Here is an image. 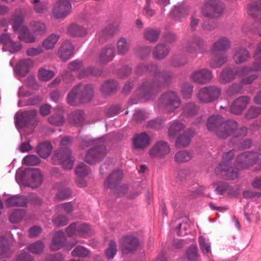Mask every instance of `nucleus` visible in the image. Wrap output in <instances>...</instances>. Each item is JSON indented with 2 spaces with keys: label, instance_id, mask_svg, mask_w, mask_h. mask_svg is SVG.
<instances>
[{
  "label": "nucleus",
  "instance_id": "9",
  "mask_svg": "<svg viewBox=\"0 0 261 261\" xmlns=\"http://www.w3.org/2000/svg\"><path fill=\"white\" fill-rule=\"evenodd\" d=\"M53 160L54 164H61L65 169L70 170L73 167L74 158L71 155L68 148L62 147L56 152Z\"/></svg>",
  "mask_w": 261,
  "mask_h": 261
},
{
  "label": "nucleus",
  "instance_id": "13",
  "mask_svg": "<svg viewBox=\"0 0 261 261\" xmlns=\"http://www.w3.org/2000/svg\"><path fill=\"white\" fill-rule=\"evenodd\" d=\"M186 51L190 54L202 53L204 51V42L202 38L193 36L185 43Z\"/></svg>",
  "mask_w": 261,
  "mask_h": 261
},
{
  "label": "nucleus",
  "instance_id": "19",
  "mask_svg": "<svg viewBox=\"0 0 261 261\" xmlns=\"http://www.w3.org/2000/svg\"><path fill=\"white\" fill-rule=\"evenodd\" d=\"M115 57V48L112 45H108L101 49L99 55L98 61L101 64L111 62Z\"/></svg>",
  "mask_w": 261,
  "mask_h": 261
},
{
  "label": "nucleus",
  "instance_id": "44",
  "mask_svg": "<svg viewBox=\"0 0 261 261\" xmlns=\"http://www.w3.org/2000/svg\"><path fill=\"white\" fill-rule=\"evenodd\" d=\"M84 120V112L81 110H76L69 115V121L72 124H81Z\"/></svg>",
  "mask_w": 261,
  "mask_h": 261
},
{
  "label": "nucleus",
  "instance_id": "59",
  "mask_svg": "<svg viewBox=\"0 0 261 261\" xmlns=\"http://www.w3.org/2000/svg\"><path fill=\"white\" fill-rule=\"evenodd\" d=\"M25 214L24 211L22 209L15 210L9 217L10 221L13 223L20 222Z\"/></svg>",
  "mask_w": 261,
  "mask_h": 261
},
{
  "label": "nucleus",
  "instance_id": "5",
  "mask_svg": "<svg viewBox=\"0 0 261 261\" xmlns=\"http://www.w3.org/2000/svg\"><path fill=\"white\" fill-rule=\"evenodd\" d=\"M237 164L239 168L245 169L254 165V171L261 170V159L259 158L257 153L245 151L238 155Z\"/></svg>",
  "mask_w": 261,
  "mask_h": 261
},
{
  "label": "nucleus",
  "instance_id": "36",
  "mask_svg": "<svg viewBox=\"0 0 261 261\" xmlns=\"http://www.w3.org/2000/svg\"><path fill=\"white\" fill-rule=\"evenodd\" d=\"M118 87L116 81L110 80L105 82L101 86L100 91L103 96L109 95L114 93Z\"/></svg>",
  "mask_w": 261,
  "mask_h": 261
},
{
  "label": "nucleus",
  "instance_id": "22",
  "mask_svg": "<svg viewBox=\"0 0 261 261\" xmlns=\"http://www.w3.org/2000/svg\"><path fill=\"white\" fill-rule=\"evenodd\" d=\"M29 186L32 188L39 187L42 182V176L40 170L38 168H30L28 170Z\"/></svg>",
  "mask_w": 261,
  "mask_h": 261
},
{
  "label": "nucleus",
  "instance_id": "42",
  "mask_svg": "<svg viewBox=\"0 0 261 261\" xmlns=\"http://www.w3.org/2000/svg\"><path fill=\"white\" fill-rule=\"evenodd\" d=\"M130 49V43L124 37L120 38L117 42V50L118 55H124L126 54Z\"/></svg>",
  "mask_w": 261,
  "mask_h": 261
},
{
  "label": "nucleus",
  "instance_id": "6",
  "mask_svg": "<svg viewBox=\"0 0 261 261\" xmlns=\"http://www.w3.org/2000/svg\"><path fill=\"white\" fill-rule=\"evenodd\" d=\"M255 71L253 67L244 66L239 68L228 67L224 68L219 76V81L221 84H226L237 78L238 76H244L250 72Z\"/></svg>",
  "mask_w": 261,
  "mask_h": 261
},
{
  "label": "nucleus",
  "instance_id": "16",
  "mask_svg": "<svg viewBox=\"0 0 261 261\" xmlns=\"http://www.w3.org/2000/svg\"><path fill=\"white\" fill-rule=\"evenodd\" d=\"M37 113V111L35 110L24 111L17 118L16 122L21 127H25L29 125L33 126L36 123L35 118Z\"/></svg>",
  "mask_w": 261,
  "mask_h": 261
},
{
  "label": "nucleus",
  "instance_id": "45",
  "mask_svg": "<svg viewBox=\"0 0 261 261\" xmlns=\"http://www.w3.org/2000/svg\"><path fill=\"white\" fill-rule=\"evenodd\" d=\"M48 122L55 125H61L64 122V113L62 110H59L48 118Z\"/></svg>",
  "mask_w": 261,
  "mask_h": 261
},
{
  "label": "nucleus",
  "instance_id": "18",
  "mask_svg": "<svg viewBox=\"0 0 261 261\" xmlns=\"http://www.w3.org/2000/svg\"><path fill=\"white\" fill-rule=\"evenodd\" d=\"M123 177L122 172L120 170H114L104 182L105 187L110 189H114L119 185Z\"/></svg>",
  "mask_w": 261,
  "mask_h": 261
},
{
  "label": "nucleus",
  "instance_id": "3",
  "mask_svg": "<svg viewBox=\"0 0 261 261\" xmlns=\"http://www.w3.org/2000/svg\"><path fill=\"white\" fill-rule=\"evenodd\" d=\"M180 105V100L177 93L173 91L163 93L160 97L158 106L165 113L173 112Z\"/></svg>",
  "mask_w": 261,
  "mask_h": 261
},
{
  "label": "nucleus",
  "instance_id": "27",
  "mask_svg": "<svg viewBox=\"0 0 261 261\" xmlns=\"http://www.w3.org/2000/svg\"><path fill=\"white\" fill-rule=\"evenodd\" d=\"M33 66V62L30 59L19 60L16 65L15 71L21 76H25Z\"/></svg>",
  "mask_w": 261,
  "mask_h": 261
},
{
  "label": "nucleus",
  "instance_id": "64",
  "mask_svg": "<svg viewBox=\"0 0 261 261\" xmlns=\"http://www.w3.org/2000/svg\"><path fill=\"white\" fill-rule=\"evenodd\" d=\"M164 124V122L163 119L156 118L148 121L147 127L155 129H159L163 127Z\"/></svg>",
  "mask_w": 261,
  "mask_h": 261
},
{
  "label": "nucleus",
  "instance_id": "21",
  "mask_svg": "<svg viewBox=\"0 0 261 261\" xmlns=\"http://www.w3.org/2000/svg\"><path fill=\"white\" fill-rule=\"evenodd\" d=\"M250 99L247 96H240L237 98L231 104L230 111L231 113L239 115L246 108L249 103Z\"/></svg>",
  "mask_w": 261,
  "mask_h": 261
},
{
  "label": "nucleus",
  "instance_id": "52",
  "mask_svg": "<svg viewBox=\"0 0 261 261\" xmlns=\"http://www.w3.org/2000/svg\"><path fill=\"white\" fill-rule=\"evenodd\" d=\"M38 73L39 79L43 82L49 81L55 75V73L54 71L47 70L44 68L39 69Z\"/></svg>",
  "mask_w": 261,
  "mask_h": 261
},
{
  "label": "nucleus",
  "instance_id": "54",
  "mask_svg": "<svg viewBox=\"0 0 261 261\" xmlns=\"http://www.w3.org/2000/svg\"><path fill=\"white\" fill-rule=\"evenodd\" d=\"M198 112V108L194 102H189L183 108V113L187 117H192Z\"/></svg>",
  "mask_w": 261,
  "mask_h": 261
},
{
  "label": "nucleus",
  "instance_id": "2",
  "mask_svg": "<svg viewBox=\"0 0 261 261\" xmlns=\"http://www.w3.org/2000/svg\"><path fill=\"white\" fill-rule=\"evenodd\" d=\"M94 88L92 85L80 84L75 86L69 92L67 102L75 106L79 103H86L91 101L94 96Z\"/></svg>",
  "mask_w": 261,
  "mask_h": 261
},
{
  "label": "nucleus",
  "instance_id": "20",
  "mask_svg": "<svg viewBox=\"0 0 261 261\" xmlns=\"http://www.w3.org/2000/svg\"><path fill=\"white\" fill-rule=\"evenodd\" d=\"M120 244L122 247L123 252L128 253L136 250L139 245V241L136 238L128 236L122 238Z\"/></svg>",
  "mask_w": 261,
  "mask_h": 261
},
{
  "label": "nucleus",
  "instance_id": "49",
  "mask_svg": "<svg viewBox=\"0 0 261 261\" xmlns=\"http://www.w3.org/2000/svg\"><path fill=\"white\" fill-rule=\"evenodd\" d=\"M187 10L182 5L176 6L171 12V17L175 20H178L181 17L187 15Z\"/></svg>",
  "mask_w": 261,
  "mask_h": 261
},
{
  "label": "nucleus",
  "instance_id": "28",
  "mask_svg": "<svg viewBox=\"0 0 261 261\" xmlns=\"http://www.w3.org/2000/svg\"><path fill=\"white\" fill-rule=\"evenodd\" d=\"M28 203V200L25 196L19 195L12 196L6 200V205L8 207H25Z\"/></svg>",
  "mask_w": 261,
  "mask_h": 261
},
{
  "label": "nucleus",
  "instance_id": "26",
  "mask_svg": "<svg viewBox=\"0 0 261 261\" xmlns=\"http://www.w3.org/2000/svg\"><path fill=\"white\" fill-rule=\"evenodd\" d=\"M233 60L237 64L246 62L249 58L248 50L243 47H237L233 49Z\"/></svg>",
  "mask_w": 261,
  "mask_h": 261
},
{
  "label": "nucleus",
  "instance_id": "56",
  "mask_svg": "<svg viewBox=\"0 0 261 261\" xmlns=\"http://www.w3.org/2000/svg\"><path fill=\"white\" fill-rule=\"evenodd\" d=\"M90 172V167L83 163H80L75 169V174L79 177H84Z\"/></svg>",
  "mask_w": 261,
  "mask_h": 261
},
{
  "label": "nucleus",
  "instance_id": "51",
  "mask_svg": "<svg viewBox=\"0 0 261 261\" xmlns=\"http://www.w3.org/2000/svg\"><path fill=\"white\" fill-rule=\"evenodd\" d=\"M186 254L188 261H198L199 255L196 245H192L189 246L186 250Z\"/></svg>",
  "mask_w": 261,
  "mask_h": 261
},
{
  "label": "nucleus",
  "instance_id": "41",
  "mask_svg": "<svg viewBox=\"0 0 261 261\" xmlns=\"http://www.w3.org/2000/svg\"><path fill=\"white\" fill-rule=\"evenodd\" d=\"M30 3L33 7L35 12L39 14H44L46 13L48 9V4L45 1L40 0H30Z\"/></svg>",
  "mask_w": 261,
  "mask_h": 261
},
{
  "label": "nucleus",
  "instance_id": "48",
  "mask_svg": "<svg viewBox=\"0 0 261 261\" xmlns=\"http://www.w3.org/2000/svg\"><path fill=\"white\" fill-rule=\"evenodd\" d=\"M169 51L168 46L163 44H158L153 53V56L158 59H163L167 56Z\"/></svg>",
  "mask_w": 261,
  "mask_h": 261
},
{
  "label": "nucleus",
  "instance_id": "23",
  "mask_svg": "<svg viewBox=\"0 0 261 261\" xmlns=\"http://www.w3.org/2000/svg\"><path fill=\"white\" fill-rule=\"evenodd\" d=\"M150 138L145 132L135 135L133 139V145L136 149H143L150 144Z\"/></svg>",
  "mask_w": 261,
  "mask_h": 261
},
{
  "label": "nucleus",
  "instance_id": "30",
  "mask_svg": "<svg viewBox=\"0 0 261 261\" xmlns=\"http://www.w3.org/2000/svg\"><path fill=\"white\" fill-rule=\"evenodd\" d=\"M194 135V132L190 129H186L182 134L179 135L176 140V146L177 147H184L189 145L191 139Z\"/></svg>",
  "mask_w": 261,
  "mask_h": 261
},
{
  "label": "nucleus",
  "instance_id": "8",
  "mask_svg": "<svg viewBox=\"0 0 261 261\" xmlns=\"http://www.w3.org/2000/svg\"><path fill=\"white\" fill-rule=\"evenodd\" d=\"M225 9V5L219 0H210L201 9L202 14L205 17L215 18L221 16Z\"/></svg>",
  "mask_w": 261,
  "mask_h": 261
},
{
  "label": "nucleus",
  "instance_id": "63",
  "mask_svg": "<svg viewBox=\"0 0 261 261\" xmlns=\"http://www.w3.org/2000/svg\"><path fill=\"white\" fill-rule=\"evenodd\" d=\"M40 162V159L34 154L27 155L22 160L23 164L27 166H35L38 165Z\"/></svg>",
  "mask_w": 261,
  "mask_h": 261
},
{
  "label": "nucleus",
  "instance_id": "12",
  "mask_svg": "<svg viewBox=\"0 0 261 261\" xmlns=\"http://www.w3.org/2000/svg\"><path fill=\"white\" fill-rule=\"evenodd\" d=\"M238 128V124L233 120H223L220 127L217 131L216 136L220 139H225L233 135Z\"/></svg>",
  "mask_w": 261,
  "mask_h": 261
},
{
  "label": "nucleus",
  "instance_id": "62",
  "mask_svg": "<svg viewBox=\"0 0 261 261\" xmlns=\"http://www.w3.org/2000/svg\"><path fill=\"white\" fill-rule=\"evenodd\" d=\"M44 248V244L40 241H37L28 246V250L33 254H39L42 252Z\"/></svg>",
  "mask_w": 261,
  "mask_h": 261
},
{
  "label": "nucleus",
  "instance_id": "17",
  "mask_svg": "<svg viewBox=\"0 0 261 261\" xmlns=\"http://www.w3.org/2000/svg\"><path fill=\"white\" fill-rule=\"evenodd\" d=\"M74 46L68 40L65 41L59 48L58 56L63 62L69 60L73 55Z\"/></svg>",
  "mask_w": 261,
  "mask_h": 261
},
{
  "label": "nucleus",
  "instance_id": "40",
  "mask_svg": "<svg viewBox=\"0 0 261 261\" xmlns=\"http://www.w3.org/2000/svg\"><path fill=\"white\" fill-rule=\"evenodd\" d=\"M59 38V35L51 34L42 41V47L46 50L52 49L55 47Z\"/></svg>",
  "mask_w": 261,
  "mask_h": 261
},
{
  "label": "nucleus",
  "instance_id": "43",
  "mask_svg": "<svg viewBox=\"0 0 261 261\" xmlns=\"http://www.w3.org/2000/svg\"><path fill=\"white\" fill-rule=\"evenodd\" d=\"M51 145L49 142H44L39 144L36 148L37 153L42 158H47L51 152Z\"/></svg>",
  "mask_w": 261,
  "mask_h": 261
},
{
  "label": "nucleus",
  "instance_id": "39",
  "mask_svg": "<svg viewBox=\"0 0 261 261\" xmlns=\"http://www.w3.org/2000/svg\"><path fill=\"white\" fill-rule=\"evenodd\" d=\"M227 61V55L224 53H221L216 55L213 58H212L210 61V65L211 67L214 68H218L226 63Z\"/></svg>",
  "mask_w": 261,
  "mask_h": 261
},
{
  "label": "nucleus",
  "instance_id": "4",
  "mask_svg": "<svg viewBox=\"0 0 261 261\" xmlns=\"http://www.w3.org/2000/svg\"><path fill=\"white\" fill-rule=\"evenodd\" d=\"M234 150L232 149L223 155L224 161L221 162L217 167L216 173L225 179H234L238 177V172L229 165V161L234 156Z\"/></svg>",
  "mask_w": 261,
  "mask_h": 261
},
{
  "label": "nucleus",
  "instance_id": "14",
  "mask_svg": "<svg viewBox=\"0 0 261 261\" xmlns=\"http://www.w3.org/2000/svg\"><path fill=\"white\" fill-rule=\"evenodd\" d=\"M170 148L166 142L160 141L157 142L149 151L151 158L163 159L169 153Z\"/></svg>",
  "mask_w": 261,
  "mask_h": 261
},
{
  "label": "nucleus",
  "instance_id": "1",
  "mask_svg": "<svg viewBox=\"0 0 261 261\" xmlns=\"http://www.w3.org/2000/svg\"><path fill=\"white\" fill-rule=\"evenodd\" d=\"M153 77L145 80L139 87L138 92L141 98L146 100L153 98L173 77L168 71L161 72L157 66H151Z\"/></svg>",
  "mask_w": 261,
  "mask_h": 261
},
{
  "label": "nucleus",
  "instance_id": "50",
  "mask_svg": "<svg viewBox=\"0 0 261 261\" xmlns=\"http://www.w3.org/2000/svg\"><path fill=\"white\" fill-rule=\"evenodd\" d=\"M254 62L252 66L255 71H261V42L258 44L254 55Z\"/></svg>",
  "mask_w": 261,
  "mask_h": 261
},
{
  "label": "nucleus",
  "instance_id": "37",
  "mask_svg": "<svg viewBox=\"0 0 261 261\" xmlns=\"http://www.w3.org/2000/svg\"><path fill=\"white\" fill-rule=\"evenodd\" d=\"M31 31L36 35H43L46 33L45 23L39 21H32L30 23Z\"/></svg>",
  "mask_w": 261,
  "mask_h": 261
},
{
  "label": "nucleus",
  "instance_id": "31",
  "mask_svg": "<svg viewBox=\"0 0 261 261\" xmlns=\"http://www.w3.org/2000/svg\"><path fill=\"white\" fill-rule=\"evenodd\" d=\"M15 32L18 33V39L26 43H33L36 41L35 37L30 33L27 27L25 25L17 29Z\"/></svg>",
  "mask_w": 261,
  "mask_h": 261
},
{
  "label": "nucleus",
  "instance_id": "47",
  "mask_svg": "<svg viewBox=\"0 0 261 261\" xmlns=\"http://www.w3.org/2000/svg\"><path fill=\"white\" fill-rule=\"evenodd\" d=\"M13 24L12 28L14 32L17 31V29L21 27H23L22 23L23 21V15L21 11H16L12 16Z\"/></svg>",
  "mask_w": 261,
  "mask_h": 261
},
{
  "label": "nucleus",
  "instance_id": "24",
  "mask_svg": "<svg viewBox=\"0 0 261 261\" xmlns=\"http://www.w3.org/2000/svg\"><path fill=\"white\" fill-rule=\"evenodd\" d=\"M117 31L118 29L115 25L109 24L98 33L97 36V39L99 42L103 43L113 37Z\"/></svg>",
  "mask_w": 261,
  "mask_h": 261
},
{
  "label": "nucleus",
  "instance_id": "60",
  "mask_svg": "<svg viewBox=\"0 0 261 261\" xmlns=\"http://www.w3.org/2000/svg\"><path fill=\"white\" fill-rule=\"evenodd\" d=\"M193 91V86L190 83L184 84L180 90L181 93L184 98L188 99L192 97Z\"/></svg>",
  "mask_w": 261,
  "mask_h": 261
},
{
  "label": "nucleus",
  "instance_id": "35",
  "mask_svg": "<svg viewBox=\"0 0 261 261\" xmlns=\"http://www.w3.org/2000/svg\"><path fill=\"white\" fill-rule=\"evenodd\" d=\"M186 126L182 123L178 121L172 122L168 130V135L170 138L173 139L181 130L185 128Z\"/></svg>",
  "mask_w": 261,
  "mask_h": 261
},
{
  "label": "nucleus",
  "instance_id": "61",
  "mask_svg": "<svg viewBox=\"0 0 261 261\" xmlns=\"http://www.w3.org/2000/svg\"><path fill=\"white\" fill-rule=\"evenodd\" d=\"M188 62V59L184 56H176L172 57L170 60L171 65L174 67H179L185 65Z\"/></svg>",
  "mask_w": 261,
  "mask_h": 261
},
{
  "label": "nucleus",
  "instance_id": "53",
  "mask_svg": "<svg viewBox=\"0 0 261 261\" xmlns=\"http://www.w3.org/2000/svg\"><path fill=\"white\" fill-rule=\"evenodd\" d=\"M248 14L253 18L257 16L261 12V2H254L248 5Z\"/></svg>",
  "mask_w": 261,
  "mask_h": 261
},
{
  "label": "nucleus",
  "instance_id": "15",
  "mask_svg": "<svg viewBox=\"0 0 261 261\" xmlns=\"http://www.w3.org/2000/svg\"><path fill=\"white\" fill-rule=\"evenodd\" d=\"M213 77L212 72L206 68L196 70L190 75V79L192 81L201 85H205L208 83Z\"/></svg>",
  "mask_w": 261,
  "mask_h": 261
},
{
  "label": "nucleus",
  "instance_id": "38",
  "mask_svg": "<svg viewBox=\"0 0 261 261\" xmlns=\"http://www.w3.org/2000/svg\"><path fill=\"white\" fill-rule=\"evenodd\" d=\"M143 35L145 40L151 43H155L159 38L160 31L158 29L147 28L144 31Z\"/></svg>",
  "mask_w": 261,
  "mask_h": 261
},
{
  "label": "nucleus",
  "instance_id": "25",
  "mask_svg": "<svg viewBox=\"0 0 261 261\" xmlns=\"http://www.w3.org/2000/svg\"><path fill=\"white\" fill-rule=\"evenodd\" d=\"M224 120L223 118L219 115H212L208 117L206 124L207 129L214 133L216 135Z\"/></svg>",
  "mask_w": 261,
  "mask_h": 261
},
{
  "label": "nucleus",
  "instance_id": "58",
  "mask_svg": "<svg viewBox=\"0 0 261 261\" xmlns=\"http://www.w3.org/2000/svg\"><path fill=\"white\" fill-rule=\"evenodd\" d=\"M199 246L204 255L208 256L211 253V245L202 237L199 238Z\"/></svg>",
  "mask_w": 261,
  "mask_h": 261
},
{
  "label": "nucleus",
  "instance_id": "55",
  "mask_svg": "<svg viewBox=\"0 0 261 261\" xmlns=\"http://www.w3.org/2000/svg\"><path fill=\"white\" fill-rule=\"evenodd\" d=\"M101 74L100 70L95 69L91 67H87L86 68L83 69L78 74V76L80 79H83L88 76L90 75H93L94 76H99Z\"/></svg>",
  "mask_w": 261,
  "mask_h": 261
},
{
  "label": "nucleus",
  "instance_id": "34",
  "mask_svg": "<svg viewBox=\"0 0 261 261\" xmlns=\"http://www.w3.org/2000/svg\"><path fill=\"white\" fill-rule=\"evenodd\" d=\"M67 32L70 36L79 37L86 36L87 34L85 28L76 23L69 24L67 29Z\"/></svg>",
  "mask_w": 261,
  "mask_h": 261
},
{
  "label": "nucleus",
  "instance_id": "11",
  "mask_svg": "<svg viewBox=\"0 0 261 261\" xmlns=\"http://www.w3.org/2000/svg\"><path fill=\"white\" fill-rule=\"evenodd\" d=\"M71 8L69 0H57L53 7V15L56 19H64L70 13Z\"/></svg>",
  "mask_w": 261,
  "mask_h": 261
},
{
  "label": "nucleus",
  "instance_id": "57",
  "mask_svg": "<svg viewBox=\"0 0 261 261\" xmlns=\"http://www.w3.org/2000/svg\"><path fill=\"white\" fill-rule=\"evenodd\" d=\"M151 66H155V65H147L145 64L142 63L139 64L135 69V73L137 74H142L146 72H148L151 75V78L153 77V71L151 70Z\"/></svg>",
  "mask_w": 261,
  "mask_h": 261
},
{
  "label": "nucleus",
  "instance_id": "7",
  "mask_svg": "<svg viewBox=\"0 0 261 261\" xmlns=\"http://www.w3.org/2000/svg\"><path fill=\"white\" fill-rule=\"evenodd\" d=\"M221 94V89L216 86L200 88L196 93L197 99L202 103H208L217 100Z\"/></svg>",
  "mask_w": 261,
  "mask_h": 261
},
{
  "label": "nucleus",
  "instance_id": "10",
  "mask_svg": "<svg viewBox=\"0 0 261 261\" xmlns=\"http://www.w3.org/2000/svg\"><path fill=\"white\" fill-rule=\"evenodd\" d=\"M107 153V150L105 146L102 144L95 145L87 150L85 161L89 164H95L103 160Z\"/></svg>",
  "mask_w": 261,
  "mask_h": 261
},
{
  "label": "nucleus",
  "instance_id": "46",
  "mask_svg": "<svg viewBox=\"0 0 261 261\" xmlns=\"http://www.w3.org/2000/svg\"><path fill=\"white\" fill-rule=\"evenodd\" d=\"M192 158V153L185 150L177 152L174 156V161L177 163H184L191 160Z\"/></svg>",
  "mask_w": 261,
  "mask_h": 261
},
{
  "label": "nucleus",
  "instance_id": "33",
  "mask_svg": "<svg viewBox=\"0 0 261 261\" xmlns=\"http://www.w3.org/2000/svg\"><path fill=\"white\" fill-rule=\"evenodd\" d=\"M65 240V236L63 231L57 232L54 236L50 245L51 249L56 251L61 248L64 244Z\"/></svg>",
  "mask_w": 261,
  "mask_h": 261
},
{
  "label": "nucleus",
  "instance_id": "29",
  "mask_svg": "<svg viewBox=\"0 0 261 261\" xmlns=\"http://www.w3.org/2000/svg\"><path fill=\"white\" fill-rule=\"evenodd\" d=\"M230 45V42L228 38L225 37H221L213 43L212 51L216 54L218 52H224L228 50Z\"/></svg>",
  "mask_w": 261,
  "mask_h": 261
},
{
  "label": "nucleus",
  "instance_id": "32",
  "mask_svg": "<svg viewBox=\"0 0 261 261\" xmlns=\"http://www.w3.org/2000/svg\"><path fill=\"white\" fill-rule=\"evenodd\" d=\"M15 32L18 33V39L26 43H33L36 41L35 37L30 33L27 27L25 25L17 29Z\"/></svg>",
  "mask_w": 261,
  "mask_h": 261
}]
</instances>
